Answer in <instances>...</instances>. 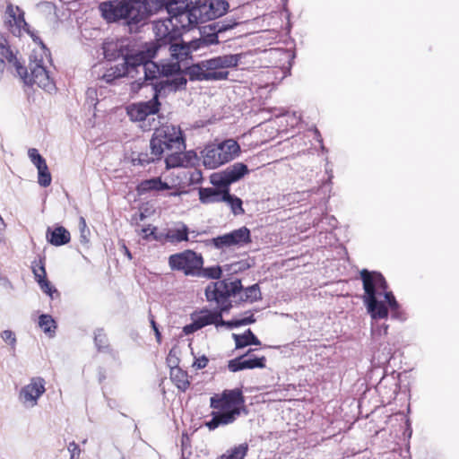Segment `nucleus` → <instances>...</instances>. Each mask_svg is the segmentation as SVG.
<instances>
[{
  "mask_svg": "<svg viewBox=\"0 0 459 459\" xmlns=\"http://www.w3.org/2000/svg\"><path fill=\"white\" fill-rule=\"evenodd\" d=\"M156 230H157V228H156V227H154V228L152 230V231H151L150 235L152 237V238H153V239H155V240H158V241H159V240H160V239H161V236H160V235H157V234H156Z\"/></svg>",
  "mask_w": 459,
  "mask_h": 459,
  "instance_id": "nucleus-60",
  "label": "nucleus"
},
{
  "mask_svg": "<svg viewBox=\"0 0 459 459\" xmlns=\"http://www.w3.org/2000/svg\"><path fill=\"white\" fill-rule=\"evenodd\" d=\"M171 79H167L169 91L176 92L178 91L185 90L187 84V80L184 74L174 75Z\"/></svg>",
  "mask_w": 459,
  "mask_h": 459,
  "instance_id": "nucleus-38",
  "label": "nucleus"
},
{
  "mask_svg": "<svg viewBox=\"0 0 459 459\" xmlns=\"http://www.w3.org/2000/svg\"><path fill=\"white\" fill-rule=\"evenodd\" d=\"M210 407L218 410L211 413L212 419L205 422L210 430L221 425H228L235 421L241 411L247 413L245 397L241 389H226L221 394L210 398Z\"/></svg>",
  "mask_w": 459,
  "mask_h": 459,
  "instance_id": "nucleus-4",
  "label": "nucleus"
},
{
  "mask_svg": "<svg viewBox=\"0 0 459 459\" xmlns=\"http://www.w3.org/2000/svg\"><path fill=\"white\" fill-rule=\"evenodd\" d=\"M224 271V265H213L209 267H204L198 270L196 277H203L210 280H216L217 281H221L222 273Z\"/></svg>",
  "mask_w": 459,
  "mask_h": 459,
  "instance_id": "nucleus-35",
  "label": "nucleus"
},
{
  "mask_svg": "<svg viewBox=\"0 0 459 459\" xmlns=\"http://www.w3.org/2000/svg\"><path fill=\"white\" fill-rule=\"evenodd\" d=\"M254 349H249L245 354L229 360L228 368L230 372H238L244 369L264 368L266 358L256 357L252 354Z\"/></svg>",
  "mask_w": 459,
  "mask_h": 459,
  "instance_id": "nucleus-14",
  "label": "nucleus"
},
{
  "mask_svg": "<svg viewBox=\"0 0 459 459\" xmlns=\"http://www.w3.org/2000/svg\"><path fill=\"white\" fill-rule=\"evenodd\" d=\"M382 295L385 298V300H382V301L385 304L387 310L388 311H389V309L391 310L392 318L402 320V321L404 320L405 319L404 315L400 310V304L396 300L394 293L392 291H387V290H386L385 291L383 292Z\"/></svg>",
  "mask_w": 459,
  "mask_h": 459,
  "instance_id": "nucleus-28",
  "label": "nucleus"
},
{
  "mask_svg": "<svg viewBox=\"0 0 459 459\" xmlns=\"http://www.w3.org/2000/svg\"><path fill=\"white\" fill-rule=\"evenodd\" d=\"M204 260L201 254L186 249L173 254L169 257V265L172 271L183 272L186 276L196 277L198 270L204 265Z\"/></svg>",
  "mask_w": 459,
  "mask_h": 459,
  "instance_id": "nucleus-10",
  "label": "nucleus"
},
{
  "mask_svg": "<svg viewBox=\"0 0 459 459\" xmlns=\"http://www.w3.org/2000/svg\"><path fill=\"white\" fill-rule=\"evenodd\" d=\"M221 202L227 203L234 215H241L245 212L242 200L235 195L230 194V190L223 191Z\"/></svg>",
  "mask_w": 459,
  "mask_h": 459,
  "instance_id": "nucleus-33",
  "label": "nucleus"
},
{
  "mask_svg": "<svg viewBox=\"0 0 459 459\" xmlns=\"http://www.w3.org/2000/svg\"><path fill=\"white\" fill-rule=\"evenodd\" d=\"M167 360H168V364H169V366L170 367V368H171L172 367L178 366V358H173V359H172V358L169 357V358L167 359Z\"/></svg>",
  "mask_w": 459,
  "mask_h": 459,
  "instance_id": "nucleus-59",
  "label": "nucleus"
},
{
  "mask_svg": "<svg viewBox=\"0 0 459 459\" xmlns=\"http://www.w3.org/2000/svg\"><path fill=\"white\" fill-rule=\"evenodd\" d=\"M99 11L108 23L123 21L129 27L138 25L146 18L144 12H142L140 8L122 0L104 1L99 4Z\"/></svg>",
  "mask_w": 459,
  "mask_h": 459,
  "instance_id": "nucleus-6",
  "label": "nucleus"
},
{
  "mask_svg": "<svg viewBox=\"0 0 459 459\" xmlns=\"http://www.w3.org/2000/svg\"><path fill=\"white\" fill-rule=\"evenodd\" d=\"M242 291H244V295L240 297L239 302H249L254 303L255 301L262 299V294L260 290V287L258 283H255L247 288L243 287Z\"/></svg>",
  "mask_w": 459,
  "mask_h": 459,
  "instance_id": "nucleus-34",
  "label": "nucleus"
},
{
  "mask_svg": "<svg viewBox=\"0 0 459 459\" xmlns=\"http://www.w3.org/2000/svg\"><path fill=\"white\" fill-rule=\"evenodd\" d=\"M191 318L193 320V322L191 324H188V325H186L184 327H183V333L186 334V335H189V334H192L194 333L195 332L198 331L201 329L200 325H198L196 319L195 318V314H192L191 315Z\"/></svg>",
  "mask_w": 459,
  "mask_h": 459,
  "instance_id": "nucleus-48",
  "label": "nucleus"
},
{
  "mask_svg": "<svg viewBox=\"0 0 459 459\" xmlns=\"http://www.w3.org/2000/svg\"><path fill=\"white\" fill-rule=\"evenodd\" d=\"M28 155L30 161L37 168V169L47 165L46 160L39 154V151L35 148H30L28 151Z\"/></svg>",
  "mask_w": 459,
  "mask_h": 459,
  "instance_id": "nucleus-44",
  "label": "nucleus"
},
{
  "mask_svg": "<svg viewBox=\"0 0 459 459\" xmlns=\"http://www.w3.org/2000/svg\"><path fill=\"white\" fill-rule=\"evenodd\" d=\"M153 154L164 158L166 169L194 165L195 152H186V139L179 126L165 124L155 128L150 140Z\"/></svg>",
  "mask_w": 459,
  "mask_h": 459,
  "instance_id": "nucleus-2",
  "label": "nucleus"
},
{
  "mask_svg": "<svg viewBox=\"0 0 459 459\" xmlns=\"http://www.w3.org/2000/svg\"><path fill=\"white\" fill-rule=\"evenodd\" d=\"M169 189L170 186L167 182L162 181L160 177L142 180L136 186L139 195H144L152 191H165Z\"/></svg>",
  "mask_w": 459,
  "mask_h": 459,
  "instance_id": "nucleus-21",
  "label": "nucleus"
},
{
  "mask_svg": "<svg viewBox=\"0 0 459 459\" xmlns=\"http://www.w3.org/2000/svg\"><path fill=\"white\" fill-rule=\"evenodd\" d=\"M127 114L133 121H144L147 118L140 102L128 107Z\"/></svg>",
  "mask_w": 459,
  "mask_h": 459,
  "instance_id": "nucleus-41",
  "label": "nucleus"
},
{
  "mask_svg": "<svg viewBox=\"0 0 459 459\" xmlns=\"http://www.w3.org/2000/svg\"><path fill=\"white\" fill-rule=\"evenodd\" d=\"M163 157L161 155H155L152 152V144L150 143V152H133L131 154V163L134 166L145 167L151 163H155Z\"/></svg>",
  "mask_w": 459,
  "mask_h": 459,
  "instance_id": "nucleus-22",
  "label": "nucleus"
},
{
  "mask_svg": "<svg viewBox=\"0 0 459 459\" xmlns=\"http://www.w3.org/2000/svg\"><path fill=\"white\" fill-rule=\"evenodd\" d=\"M94 345L99 352L111 353L112 349L104 328H96L93 332Z\"/></svg>",
  "mask_w": 459,
  "mask_h": 459,
  "instance_id": "nucleus-29",
  "label": "nucleus"
},
{
  "mask_svg": "<svg viewBox=\"0 0 459 459\" xmlns=\"http://www.w3.org/2000/svg\"><path fill=\"white\" fill-rule=\"evenodd\" d=\"M247 450L248 446L247 444L244 443L235 446L231 450L228 451L227 455H223L222 456H225L226 459H244Z\"/></svg>",
  "mask_w": 459,
  "mask_h": 459,
  "instance_id": "nucleus-43",
  "label": "nucleus"
},
{
  "mask_svg": "<svg viewBox=\"0 0 459 459\" xmlns=\"http://www.w3.org/2000/svg\"><path fill=\"white\" fill-rule=\"evenodd\" d=\"M385 379H386V377H385V376L384 375V376L382 377V378L380 379V381L378 382V384H377V388H378V389H380L382 386H384V383H385Z\"/></svg>",
  "mask_w": 459,
  "mask_h": 459,
  "instance_id": "nucleus-63",
  "label": "nucleus"
},
{
  "mask_svg": "<svg viewBox=\"0 0 459 459\" xmlns=\"http://www.w3.org/2000/svg\"><path fill=\"white\" fill-rule=\"evenodd\" d=\"M208 362V358L205 355H203L199 358L195 359L193 367L195 368L196 369H203L207 366Z\"/></svg>",
  "mask_w": 459,
  "mask_h": 459,
  "instance_id": "nucleus-53",
  "label": "nucleus"
},
{
  "mask_svg": "<svg viewBox=\"0 0 459 459\" xmlns=\"http://www.w3.org/2000/svg\"><path fill=\"white\" fill-rule=\"evenodd\" d=\"M226 0H190L187 22L189 25H196L223 16L229 10Z\"/></svg>",
  "mask_w": 459,
  "mask_h": 459,
  "instance_id": "nucleus-8",
  "label": "nucleus"
},
{
  "mask_svg": "<svg viewBox=\"0 0 459 459\" xmlns=\"http://www.w3.org/2000/svg\"><path fill=\"white\" fill-rule=\"evenodd\" d=\"M124 249H125V254H126V255L129 259H132V254H131V252L129 251V249H128L126 246H124Z\"/></svg>",
  "mask_w": 459,
  "mask_h": 459,
  "instance_id": "nucleus-64",
  "label": "nucleus"
},
{
  "mask_svg": "<svg viewBox=\"0 0 459 459\" xmlns=\"http://www.w3.org/2000/svg\"><path fill=\"white\" fill-rule=\"evenodd\" d=\"M45 380L42 377H33L30 383L21 389L20 400L30 406L37 404L38 399L45 393Z\"/></svg>",
  "mask_w": 459,
  "mask_h": 459,
  "instance_id": "nucleus-16",
  "label": "nucleus"
},
{
  "mask_svg": "<svg viewBox=\"0 0 459 459\" xmlns=\"http://www.w3.org/2000/svg\"><path fill=\"white\" fill-rule=\"evenodd\" d=\"M248 53L242 52L238 54H229L215 56L208 59V67L212 70H220L224 68H234L245 58Z\"/></svg>",
  "mask_w": 459,
  "mask_h": 459,
  "instance_id": "nucleus-18",
  "label": "nucleus"
},
{
  "mask_svg": "<svg viewBox=\"0 0 459 459\" xmlns=\"http://www.w3.org/2000/svg\"><path fill=\"white\" fill-rule=\"evenodd\" d=\"M223 191L214 187H201L199 189V199L203 204H214L221 202Z\"/></svg>",
  "mask_w": 459,
  "mask_h": 459,
  "instance_id": "nucleus-31",
  "label": "nucleus"
},
{
  "mask_svg": "<svg viewBox=\"0 0 459 459\" xmlns=\"http://www.w3.org/2000/svg\"><path fill=\"white\" fill-rule=\"evenodd\" d=\"M220 326H226L229 329H233V328L239 327V325H238V318H234V319L226 321V320H223L222 316H221V319H219V322H218V327H220Z\"/></svg>",
  "mask_w": 459,
  "mask_h": 459,
  "instance_id": "nucleus-50",
  "label": "nucleus"
},
{
  "mask_svg": "<svg viewBox=\"0 0 459 459\" xmlns=\"http://www.w3.org/2000/svg\"><path fill=\"white\" fill-rule=\"evenodd\" d=\"M190 9V0H146L145 12L148 15L158 13L161 10H166L170 16L168 22L171 28H178V24H173L172 20H176L177 23L182 26L184 20L188 18V10Z\"/></svg>",
  "mask_w": 459,
  "mask_h": 459,
  "instance_id": "nucleus-9",
  "label": "nucleus"
},
{
  "mask_svg": "<svg viewBox=\"0 0 459 459\" xmlns=\"http://www.w3.org/2000/svg\"><path fill=\"white\" fill-rule=\"evenodd\" d=\"M245 315L247 316L242 318H238L239 326L251 325L255 322V318L251 311H246Z\"/></svg>",
  "mask_w": 459,
  "mask_h": 459,
  "instance_id": "nucleus-51",
  "label": "nucleus"
},
{
  "mask_svg": "<svg viewBox=\"0 0 459 459\" xmlns=\"http://www.w3.org/2000/svg\"><path fill=\"white\" fill-rule=\"evenodd\" d=\"M315 135H316V139L319 142V143H322L323 142V139L321 137V134H320V132L315 128Z\"/></svg>",
  "mask_w": 459,
  "mask_h": 459,
  "instance_id": "nucleus-62",
  "label": "nucleus"
},
{
  "mask_svg": "<svg viewBox=\"0 0 459 459\" xmlns=\"http://www.w3.org/2000/svg\"><path fill=\"white\" fill-rule=\"evenodd\" d=\"M180 228L175 229V230H169L166 235L165 238L169 242H183V241H188V234H189V229L188 227L183 223L180 222Z\"/></svg>",
  "mask_w": 459,
  "mask_h": 459,
  "instance_id": "nucleus-32",
  "label": "nucleus"
},
{
  "mask_svg": "<svg viewBox=\"0 0 459 459\" xmlns=\"http://www.w3.org/2000/svg\"><path fill=\"white\" fill-rule=\"evenodd\" d=\"M195 318L201 329L210 325H214L218 328V322L219 319H221V315L214 309L210 310L204 308L200 311L199 315L195 314Z\"/></svg>",
  "mask_w": 459,
  "mask_h": 459,
  "instance_id": "nucleus-27",
  "label": "nucleus"
},
{
  "mask_svg": "<svg viewBox=\"0 0 459 459\" xmlns=\"http://www.w3.org/2000/svg\"><path fill=\"white\" fill-rule=\"evenodd\" d=\"M153 81L150 82V84L152 86L153 91V96L157 97V100H160V97H166L169 91V86L166 80H160L157 81L155 82H152Z\"/></svg>",
  "mask_w": 459,
  "mask_h": 459,
  "instance_id": "nucleus-42",
  "label": "nucleus"
},
{
  "mask_svg": "<svg viewBox=\"0 0 459 459\" xmlns=\"http://www.w3.org/2000/svg\"><path fill=\"white\" fill-rule=\"evenodd\" d=\"M388 325L386 324L382 325H372V335L373 336H381L385 335L387 333Z\"/></svg>",
  "mask_w": 459,
  "mask_h": 459,
  "instance_id": "nucleus-49",
  "label": "nucleus"
},
{
  "mask_svg": "<svg viewBox=\"0 0 459 459\" xmlns=\"http://www.w3.org/2000/svg\"><path fill=\"white\" fill-rule=\"evenodd\" d=\"M1 337L4 342H9L12 345H14L16 342L15 335L11 330L3 331L1 333Z\"/></svg>",
  "mask_w": 459,
  "mask_h": 459,
  "instance_id": "nucleus-54",
  "label": "nucleus"
},
{
  "mask_svg": "<svg viewBox=\"0 0 459 459\" xmlns=\"http://www.w3.org/2000/svg\"><path fill=\"white\" fill-rule=\"evenodd\" d=\"M228 76H229V72H227V71L208 70L207 81L226 80L228 78Z\"/></svg>",
  "mask_w": 459,
  "mask_h": 459,
  "instance_id": "nucleus-47",
  "label": "nucleus"
},
{
  "mask_svg": "<svg viewBox=\"0 0 459 459\" xmlns=\"http://www.w3.org/2000/svg\"><path fill=\"white\" fill-rule=\"evenodd\" d=\"M221 149V155L225 163L232 160L239 155L240 146L234 139H227L218 143Z\"/></svg>",
  "mask_w": 459,
  "mask_h": 459,
  "instance_id": "nucleus-26",
  "label": "nucleus"
},
{
  "mask_svg": "<svg viewBox=\"0 0 459 459\" xmlns=\"http://www.w3.org/2000/svg\"><path fill=\"white\" fill-rule=\"evenodd\" d=\"M135 57H129L126 59V62L122 64L117 65L114 67H110L107 72L102 75V80H104L107 83H113L116 79L122 78L124 76H131L134 77V74H137L140 73V67L135 66Z\"/></svg>",
  "mask_w": 459,
  "mask_h": 459,
  "instance_id": "nucleus-15",
  "label": "nucleus"
},
{
  "mask_svg": "<svg viewBox=\"0 0 459 459\" xmlns=\"http://www.w3.org/2000/svg\"><path fill=\"white\" fill-rule=\"evenodd\" d=\"M6 14L9 16V20L5 22L8 27H13L15 25L17 29L20 30L22 28L30 36L33 42L38 44L40 47L41 53L38 55V57L45 56L46 58L51 62V53L50 50L44 44L42 39L37 35V32L34 30H30V25L26 22L24 19V12L19 6H13L12 4H9L6 7ZM44 59V57H42Z\"/></svg>",
  "mask_w": 459,
  "mask_h": 459,
  "instance_id": "nucleus-12",
  "label": "nucleus"
},
{
  "mask_svg": "<svg viewBox=\"0 0 459 459\" xmlns=\"http://www.w3.org/2000/svg\"><path fill=\"white\" fill-rule=\"evenodd\" d=\"M46 238L55 247L64 246L70 242V232L63 226L48 227L46 231Z\"/></svg>",
  "mask_w": 459,
  "mask_h": 459,
  "instance_id": "nucleus-19",
  "label": "nucleus"
},
{
  "mask_svg": "<svg viewBox=\"0 0 459 459\" xmlns=\"http://www.w3.org/2000/svg\"><path fill=\"white\" fill-rule=\"evenodd\" d=\"M51 180L52 178L48 165L38 169V182L41 186H48L51 184Z\"/></svg>",
  "mask_w": 459,
  "mask_h": 459,
  "instance_id": "nucleus-45",
  "label": "nucleus"
},
{
  "mask_svg": "<svg viewBox=\"0 0 459 459\" xmlns=\"http://www.w3.org/2000/svg\"><path fill=\"white\" fill-rule=\"evenodd\" d=\"M39 325L43 332L50 337L54 335L56 329V323L54 318L48 314H42L39 317Z\"/></svg>",
  "mask_w": 459,
  "mask_h": 459,
  "instance_id": "nucleus-36",
  "label": "nucleus"
},
{
  "mask_svg": "<svg viewBox=\"0 0 459 459\" xmlns=\"http://www.w3.org/2000/svg\"><path fill=\"white\" fill-rule=\"evenodd\" d=\"M205 247H212L218 250H225L233 247H244L252 242L251 231L246 226L234 230L218 237L202 240Z\"/></svg>",
  "mask_w": 459,
  "mask_h": 459,
  "instance_id": "nucleus-11",
  "label": "nucleus"
},
{
  "mask_svg": "<svg viewBox=\"0 0 459 459\" xmlns=\"http://www.w3.org/2000/svg\"><path fill=\"white\" fill-rule=\"evenodd\" d=\"M144 113H146V117L150 115H155L160 111V102L157 100V97H152L148 101L140 102Z\"/></svg>",
  "mask_w": 459,
  "mask_h": 459,
  "instance_id": "nucleus-40",
  "label": "nucleus"
},
{
  "mask_svg": "<svg viewBox=\"0 0 459 459\" xmlns=\"http://www.w3.org/2000/svg\"><path fill=\"white\" fill-rule=\"evenodd\" d=\"M221 149L218 143L207 144L201 152L203 157V164L206 169H214L225 161L222 158Z\"/></svg>",
  "mask_w": 459,
  "mask_h": 459,
  "instance_id": "nucleus-17",
  "label": "nucleus"
},
{
  "mask_svg": "<svg viewBox=\"0 0 459 459\" xmlns=\"http://www.w3.org/2000/svg\"><path fill=\"white\" fill-rule=\"evenodd\" d=\"M128 39H121L116 41L104 42L103 54L105 58L109 61L116 60L119 57L123 58V62L129 57H135V66H138L139 58L143 59L144 55V46L142 49L134 51L130 48Z\"/></svg>",
  "mask_w": 459,
  "mask_h": 459,
  "instance_id": "nucleus-13",
  "label": "nucleus"
},
{
  "mask_svg": "<svg viewBox=\"0 0 459 459\" xmlns=\"http://www.w3.org/2000/svg\"><path fill=\"white\" fill-rule=\"evenodd\" d=\"M68 450L71 453V459H74L75 456L80 455L81 449L74 441L69 443Z\"/></svg>",
  "mask_w": 459,
  "mask_h": 459,
  "instance_id": "nucleus-55",
  "label": "nucleus"
},
{
  "mask_svg": "<svg viewBox=\"0 0 459 459\" xmlns=\"http://www.w3.org/2000/svg\"><path fill=\"white\" fill-rule=\"evenodd\" d=\"M39 269L41 273H37V269H34V277L36 281L40 287V290L48 295L51 299H54V294L58 295L57 290L51 284V282L47 279V273L45 269V264L42 261H40Z\"/></svg>",
  "mask_w": 459,
  "mask_h": 459,
  "instance_id": "nucleus-23",
  "label": "nucleus"
},
{
  "mask_svg": "<svg viewBox=\"0 0 459 459\" xmlns=\"http://www.w3.org/2000/svg\"><path fill=\"white\" fill-rule=\"evenodd\" d=\"M238 24L239 22L231 18L214 22L202 27L200 38L189 42L181 39L182 34L178 28H169L165 22L156 24V39L144 45V55L143 59L139 58L138 66L143 73V81H135L133 88L141 89L144 84L160 77L183 74L181 62L192 59L193 52L218 44L220 36Z\"/></svg>",
  "mask_w": 459,
  "mask_h": 459,
  "instance_id": "nucleus-1",
  "label": "nucleus"
},
{
  "mask_svg": "<svg viewBox=\"0 0 459 459\" xmlns=\"http://www.w3.org/2000/svg\"><path fill=\"white\" fill-rule=\"evenodd\" d=\"M170 378L175 383L177 387L183 392H185L190 385L187 372L181 369L178 366L171 368Z\"/></svg>",
  "mask_w": 459,
  "mask_h": 459,
  "instance_id": "nucleus-30",
  "label": "nucleus"
},
{
  "mask_svg": "<svg viewBox=\"0 0 459 459\" xmlns=\"http://www.w3.org/2000/svg\"><path fill=\"white\" fill-rule=\"evenodd\" d=\"M40 261H42L45 264V257L39 258V261L34 260L32 262L31 269H32L33 273H34V269L35 270L37 269V272H36L37 273H41L40 269H39Z\"/></svg>",
  "mask_w": 459,
  "mask_h": 459,
  "instance_id": "nucleus-57",
  "label": "nucleus"
},
{
  "mask_svg": "<svg viewBox=\"0 0 459 459\" xmlns=\"http://www.w3.org/2000/svg\"><path fill=\"white\" fill-rule=\"evenodd\" d=\"M248 173L249 169L243 162H236L224 169L225 177L230 185L240 180Z\"/></svg>",
  "mask_w": 459,
  "mask_h": 459,
  "instance_id": "nucleus-24",
  "label": "nucleus"
},
{
  "mask_svg": "<svg viewBox=\"0 0 459 459\" xmlns=\"http://www.w3.org/2000/svg\"><path fill=\"white\" fill-rule=\"evenodd\" d=\"M253 264V260H240L232 264H225L224 271L228 272L230 274L239 273L249 269Z\"/></svg>",
  "mask_w": 459,
  "mask_h": 459,
  "instance_id": "nucleus-37",
  "label": "nucleus"
},
{
  "mask_svg": "<svg viewBox=\"0 0 459 459\" xmlns=\"http://www.w3.org/2000/svg\"><path fill=\"white\" fill-rule=\"evenodd\" d=\"M79 230H80V242L82 244H87L90 241V230L87 227L86 221L83 217L79 219Z\"/></svg>",
  "mask_w": 459,
  "mask_h": 459,
  "instance_id": "nucleus-46",
  "label": "nucleus"
},
{
  "mask_svg": "<svg viewBox=\"0 0 459 459\" xmlns=\"http://www.w3.org/2000/svg\"><path fill=\"white\" fill-rule=\"evenodd\" d=\"M0 57L13 65L17 76L20 77L25 85L33 86L36 84L49 93L56 91L55 82L50 76L49 71L47 70L42 56L39 58L36 51H33L30 55L29 68H27L18 60L16 55L11 49L7 39L2 36L0 40Z\"/></svg>",
  "mask_w": 459,
  "mask_h": 459,
  "instance_id": "nucleus-3",
  "label": "nucleus"
},
{
  "mask_svg": "<svg viewBox=\"0 0 459 459\" xmlns=\"http://www.w3.org/2000/svg\"><path fill=\"white\" fill-rule=\"evenodd\" d=\"M203 177H202V173L200 170L198 169H195L192 174H191V177H190V181L192 183H199L201 180H202Z\"/></svg>",
  "mask_w": 459,
  "mask_h": 459,
  "instance_id": "nucleus-56",
  "label": "nucleus"
},
{
  "mask_svg": "<svg viewBox=\"0 0 459 459\" xmlns=\"http://www.w3.org/2000/svg\"><path fill=\"white\" fill-rule=\"evenodd\" d=\"M211 183L215 186L214 188H217L219 191L230 190V183L225 177L224 170L220 173L212 174Z\"/></svg>",
  "mask_w": 459,
  "mask_h": 459,
  "instance_id": "nucleus-39",
  "label": "nucleus"
},
{
  "mask_svg": "<svg viewBox=\"0 0 459 459\" xmlns=\"http://www.w3.org/2000/svg\"><path fill=\"white\" fill-rule=\"evenodd\" d=\"M243 285L240 279L230 281L223 279L219 281L210 282L205 290L204 295L208 302H215L217 307L214 309L222 316L223 313H229L234 307L230 298H235L242 292Z\"/></svg>",
  "mask_w": 459,
  "mask_h": 459,
  "instance_id": "nucleus-7",
  "label": "nucleus"
},
{
  "mask_svg": "<svg viewBox=\"0 0 459 459\" xmlns=\"http://www.w3.org/2000/svg\"><path fill=\"white\" fill-rule=\"evenodd\" d=\"M232 338L235 341V348L237 350L245 348L250 345L259 346L261 345V341L256 337V335L251 331V329H247L242 334L232 333Z\"/></svg>",
  "mask_w": 459,
  "mask_h": 459,
  "instance_id": "nucleus-25",
  "label": "nucleus"
},
{
  "mask_svg": "<svg viewBox=\"0 0 459 459\" xmlns=\"http://www.w3.org/2000/svg\"><path fill=\"white\" fill-rule=\"evenodd\" d=\"M324 220L328 221V223H329V225H330L332 228H335V227H336L337 221H336V219H335L334 217H333V216H332V217H329V216H327V215H326V216H325L324 218H322L321 222H323V221H324Z\"/></svg>",
  "mask_w": 459,
  "mask_h": 459,
  "instance_id": "nucleus-58",
  "label": "nucleus"
},
{
  "mask_svg": "<svg viewBox=\"0 0 459 459\" xmlns=\"http://www.w3.org/2000/svg\"><path fill=\"white\" fill-rule=\"evenodd\" d=\"M209 60H203L196 64H193L188 65L183 69V74L188 75L189 80L192 82L195 81H207L208 77V70H212V68L208 67Z\"/></svg>",
  "mask_w": 459,
  "mask_h": 459,
  "instance_id": "nucleus-20",
  "label": "nucleus"
},
{
  "mask_svg": "<svg viewBox=\"0 0 459 459\" xmlns=\"http://www.w3.org/2000/svg\"><path fill=\"white\" fill-rule=\"evenodd\" d=\"M5 68V61L0 57V75L4 73Z\"/></svg>",
  "mask_w": 459,
  "mask_h": 459,
  "instance_id": "nucleus-61",
  "label": "nucleus"
},
{
  "mask_svg": "<svg viewBox=\"0 0 459 459\" xmlns=\"http://www.w3.org/2000/svg\"><path fill=\"white\" fill-rule=\"evenodd\" d=\"M363 283L364 294L362 296L368 313L373 320L386 319L388 310L385 304L378 299L388 288L387 282L382 273L376 271L363 269L359 273Z\"/></svg>",
  "mask_w": 459,
  "mask_h": 459,
  "instance_id": "nucleus-5",
  "label": "nucleus"
},
{
  "mask_svg": "<svg viewBox=\"0 0 459 459\" xmlns=\"http://www.w3.org/2000/svg\"><path fill=\"white\" fill-rule=\"evenodd\" d=\"M149 318H150V324H151L152 329L153 330V332L155 333L156 340L159 343H160L161 342V333L159 330L158 324L156 323V321L154 320V316L151 313L149 314Z\"/></svg>",
  "mask_w": 459,
  "mask_h": 459,
  "instance_id": "nucleus-52",
  "label": "nucleus"
}]
</instances>
